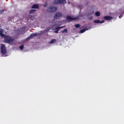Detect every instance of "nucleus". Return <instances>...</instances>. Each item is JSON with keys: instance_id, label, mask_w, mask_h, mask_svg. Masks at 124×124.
I'll use <instances>...</instances> for the list:
<instances>
[{"instance_id": "1", "label": "nucleus", "mask_w": 124, "mask_h": 124, "mask_svg": "<svg viewBox=\"0 0 124 124\" xmlns=\"http://www.w3.org/2000/svg\"><path fill=\"white\" fill-rule=\"evenodd\" d=\"M3 30L0 29V36L1 37H4V42L5 43H8L11 45L13 44V42L15 41V39L11 38L10 36H6V35L3 33Z\"/></svg>"}, {"instance_id": "2", "label": "nucleus", "mask_w": 124, "mask_h": 124, "mask_svg": "<svg viewBox=\"0 0 124 124\" xmlns=\"http://www.w3.org/2000/svg\"><path fill=\"white\" fill-rule=\"evenodd\" d=\"M3 30L0 29V36L1 37H4V42L5 43H8L11 45L13 44V42L15 41V39L11 38L10 36H6V35L3 33Z\"/></svg>"}, {"instance_id": "3", "label": "nucleus", "mask_w": 124, "mask_h": 124, "mask_svg": "<svg viewBox=\"0 0 124 124\" xmlns=\"http://www.w3.org/2000/svg\"><path fill=\"white\" fill-rule=\"evenodd\" d=\"M0 49L1 54H2V55H5L7 53V51L6 47H5V45H4V44L1 45Z\"/></svg>"}, {"instance_id": "4", "label": "nucleus", "mask_w": 124, "mask_h": 124, "mask_svg": "<svg viewBox=\"0 0 124 124\" xmlns=\"http://www.w3.org/2000/svg\"><path fill=\"white\" fill-rule=\"evenodd\" d=\"M57 7L55 6H51L48 8L47 11V12L54 13L57 11Z\"/></svg>"}, {"instance_id": "5", "label": "nucleus", "mask_w": 124, "mask_h": 124, "mask_svg": "<svg viewBox=\"0 0 124 124\" xmlns=\"http://www.w3.org/2000/svg\"><path fill=\"white\" fill-rule=\"evenodd\" d=\"M54 4H61V3H66V0H54Z\"/></svg>"}, {"instance_id": "6", "label": "nucleus", "mask_w": 124, "mask_h": 124, "mask_svg": "<svg viewBox=\"0 0 124 124\" xmlns=\"http://www.w3.org/2000/svg\"><path fill=\"white\" fill-rule=\"evenodd\" d=\"M62 13L58 12L55 14L53 17V19L54 20H56V19H59L60 17H62Z\"/></svg>"}, {"instance_id": "7", "label": "nucleus", "mask_w": 124, "mask_h": 124, "mask_svg": "<svg viewBox=\"0 0 124 124\" xmlns=\"http://www.w3.org/2000/svg\"><path fill=\"white\" fill-rule=\"evenodd\" d=\"M36 35H37V34L36 33H31L29 37H27L26 39V41H28L29 40H30V39H31L32 37H33V36H36Z\"/></svg>"}, {"instance_id": "8", "label": "nucleus", "mask_w": 124, "mask_h": 124, "mask_svg": "<svg viewBox=\"0 0 124 124\" xmlns=\"http://www.w3.org/2000/svg\"><path fill=\"white\" fill-rule=\"evenodd\" d=\"M62 28H63V26L57 27L55 29H54L55 31H54V32L55 33H59V31L60 30H61V29H62Z\"/></svg>"}, {"instance_id": "9", "label": "nucleus", "mask_w": 124, "mask_h": 124, "mask_svg": "<svg viewBox=\"0 0 124 124\" xmlns=\"http://www.w3.org/2000/svg\"><path fill=\"white\" fill-rule=\"evenodd\" d=\"M104 19L105 20H107V21H111V20L113 19V17L110 16H105L104 17Z\"/></svg>"}, {"instance_id": "10", "label": "nucleus", "mask_w": 124, "mask_h": 124, "mask_svg": "<svg viewBox=\"0 0 124 124\" xmlns=\"http://www.w3.org/2000/svg\"><path fill=\"white\" fill-rule=\"evenodd\" d=\"M66 19L69 21V22H70L71 21H73V20H75V18H72L71 16H66Z\"/></svg>"}, {"instance_id": "11", "label": "nucleus", "mask_w": 124, "mask_h": 124, "mask_svg": "<svg viewBox=\"0 0 124 124\" xmlns=\"http://www.w3.org/2000/svg\"><path fill=\"white\" fill-rule=\"evenodd\" d=\"M39 8V6L36 4H34L32 6V8L35 9H37L38 8Z\"/></svg>"}, {"instance_id": "12", "label": "nucleus", "mask_w": 124, "mask_h": 124, "mask_svg": "<svg viewBox=\"0 0 124 124\" xmlns=\"http://www.w3.org/2000/svg\"><path fill=\"white\" fill-rule=\"evenodd\" d=\"M86 31H88V29L87 28H85L84 29H82L80 31V33H83V32H85Z\"/></svg>"}, {"instance_id": "13", "label": "nucleus", "mask_w": 124, "mask_h": 124, "mask_svg": "<svg viewBox=\"0 0 124 124\" xmlns=\"http://www.w3.org/2000/svg\"><path fill=\"white\" fill-rule=\"evenodd\" d=\"M93 22L95 24H100V20L97 19V20H94L93 21Z\"/></svg>"}, {"instance_id": "14", "label": "nucleus", "mask_w": 124, "mask_h": 124, "mask_svg": "<svg viewBox=\"0 0 124 124\" xmlns=\"http://www.w3.org/2000/svg\"><path fill=\"white\" fill-rule=\"evenodd\" d=\"M36 11V10H31L30 12L29 13L30 14H32V13H34Z\"/></svg>"}, {"instance_id": "15", "label": "nucleus", "mask_w": 124, "mask_h": 124, "mask_svg": "<svg viewBox=\"0 0 124 124\" xmlns=\"http://www.w3.org/2000/svg\"><path fill=\"white\" fill-rule=\"evenodd\" d=\"M95 15H96L97 17H99V16H100V13L99 12H96Z\"/></svg>"}, {"instance_id": "16", "label": "nucleus", "mask_w": 124, "mask_h": 124, "mask_svg": "<svg viewBox=\"0 0 124 124\" xmlns=\"http://www.w3.org/2000/svg\"><path fill=\"white\" fill-rule=\"evenodd\" d=\"M62 33H65L66 32H67V29H65L63 31H62Z\"/></svg>"}, {"instance_id": "17", "label": "nucleus", "mask_w": 124, "mask_h": 124, "mask_svg": "<svg viewBox=\"0 0 124 124\" xmlns=\"http://www.w3.org/2000/svg\"><path fill=\"white\" fill-rule=\"evenodd\" d=\"M56 39H52L49 43H54V42H56Z\"/></svg>"}, {"instance_id": "18", "label": "nucleus", "mask_w": 124, "mask_h": 124, "mask_svg": "<svg viewBox=\"0 0 124 124\" xmlns=\"http://www.w3.org/2000/svg\"><path fill=\"white\" fill-rule=\"evenodd\" d=\"M75 28L77 29H78V28H80V24H76L75 25Z\"/></svg>"}, {"instance_id": "19", "label": "nucleus", "mask_w": 124, "mask_h": 124, "mask_svg": "<svg viewBox=\"0 0 124 124\" xmlns=\"http://www.w3.org/2000/svg\"><path fill=\"white\" fill-rule=\"evenodd\" d=\"M19 49H20V50H23V49H24V45H21L19 46Z\"/></svg>"}, {"instance_id": "20", "label": "nucleus", "mask_w": 124, "mask_h": 124, "mask_svg": "<svg viewBox=\"0 0 124 124\" xmlns=\"http://www.w3.org/2000/svg\"><path fill=\"white\" fill-rule=\"evenodd\" d=\"M3 12H4V10H0V14H2V13H3Z\"/></svg>"}, {"instance_id": "21", "label": "nucleus", "mask_w": 124, "mask_h": 124, "mask_svg": "<svg viewBox=\"0 0 124 124\" xmlns=\"http://www.w3.org/2000/svg\"><path fill=\"white\" fill-rule=\"evenodd\" d=\"M104 22H105L104 20L100 21V24H102V23H104Z\"/></svg>"}, {"instance_id": "22", "label": "nucleus", "mask_w": 124, "mask_h": 124, "mask_svg": "<svg viewBox=\"0 0 124 124\" xmlns=\"http://www.w3.org/2000/svg\"><path fill=\"white\" fill-rule=\"evenodd\" d=\"M122 17H123V16H119V18L120 19H121V18H122Z\"/></svg>"}, {"instance_id": "23", "label": "nucleus", "mask_w": 124, "mask_h": 124, "mask_svg": "<svg viewBox=\"0 0 124 124\" xmlns=\"http://www.w3.org/2000/svg\"><path fill=\"white\" fill-rule=\"evenodd\" d=\"M44 7H46V5H44Z\"/></svg>"}, {"instance_id": "24", "label": "nucleus", "mask_w": 124, "mask_h": 124, "mask_svg": "<svg viewBox=\"0 0 124 124\" xmlns=\"http://www.w3.org/2000/svg\"><path fill=\"white\" fill-rule=\"evenodd\" d=\"M0 27H1V26H0Z\"/></svg>"}]
</instances>
